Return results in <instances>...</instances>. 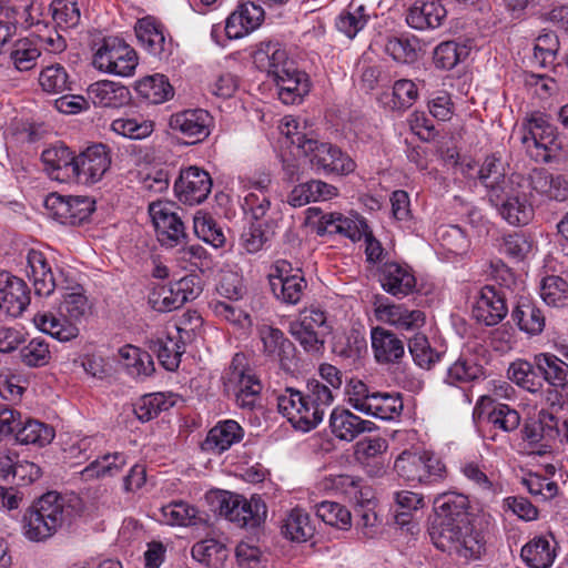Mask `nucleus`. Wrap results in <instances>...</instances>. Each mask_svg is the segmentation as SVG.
I'll return each mask as SVG.
<instances>
[{"instance_id":"60","label":"nucleus","mask_w":568,"mask_h":568,"mask_svg":"<svg viewBox=\"0 0 568 568\" xmlns=\"http://www.w3.org/2000/svg\"><path fill=\"white\" fill-rule=\"evenodd\" d=\"M40 57V47L31 38L20 39L14 42L10 52V60L19 71L31 70Z\"/></svg>"},{"instance_id":"30","label":"nucleus","mask_w":568,"mask_h":568,"mask_svg":"<svg viewBox=\"0 0 568 568\" xmlns=\"http://www.w3.org/2000/svg\"><path fill=\"white\" fill-rule=\"evenodd\" d=\"M26 272L39 296L51 295L59 285L44 254L40 251L30 250L28 252Z\"/></svg>"},{"instance_id":"41","label":"nucleus","mask_w":568,"mask_h":568,"mask_svg":"<svg viewBox=\"0 0 568 568\" xmlns=\"http://www.w3.org/2000/svg\"><path fill=\"white\" fill-rule=\"evenodd\" d=\"M156 517L162 524L179 527L194 526L201 520L197 508L183 500L162 506Z\"/></svg>"},{"instance_id":"45","label":"nucleus","mask_w":568,"mask_h":568,"mask_svg":"<svg viewBox=\"0 0 568 568\" xmlns=\"http://www.w3.org/2000/svg\"><path fill=\"white\" fill-rule=\"evenodd\" d=\"M138 94L153 104H160L170 100L174 95L173 87L163 74L155 73L146 75L135 84Z\"/></svg>"},{"instance_id":"27","label":"nucleus","mask_w":568,"mask_h":568,"mask_svg":"<svg viewBox=\"0 0 568 568\" xmlns=\"http://www.w3.org/2000/svg\"><path fill=\"white\" fill-rule=\"evenodd\" d=\"M257 334L263 345L264 355L286 367L294 356L295 347L293 343L285 337L280 328L267 324L260 325Z\"/></svg>"},{"instance_id":"54","label":"nucleus","mask_w":568,"mask_h":568,"mask_svg":"<svg viewBox=\"0 0 568 568\" xmlns=\"http://www.w3.org/2000/svg\"><path fill=\"white\" fill-rule=\"evenodd\" d=\"M535 250L531 236L523 232H514L501 237L499 251L515 262H521L529 257Z\"/></svg>"},{"instance_id":"11","label":"nucleus","mask_w":568,"mask_h":568,"mask_svg":"<svg viewBox=\"0 0 568 568\" xmlns=\"http://www.w3.org/2000/svg\"><path fill=\"white\" fill-rule=\"evenodd\" d=\"M303 154L316 173L348 175L356 169L355 161L338 146L315 139L306 143Z\"/></svg>"},{"instance_id":"56","label":"nucleus","mask_w":568,"mask_h":568,"mask_svg":"<svg viewBox=\"0 0 568 568\" xmlns=\"http://www.w3.org/2000/svg\"><path fill=\"white\" fill-rule=\"evenodd\" d=\"M193 229L199 239L215 248H220L225 244L226 239L222 227L206 212L197 211L194 214Z\"/></svg>"},{"instance_id":"13","label":"nucleus","mask_w":568,"mask_h":568,"mask_svg":"<svg viewBox=\"0 0 568 568\" xmlns=\"http://www.w3.org/2000/svg\"><path fill=\"white\" fill-rule=\"evenodd\" d=\"M268 277L272 291L278 300L292 305L301 301L306 282L300 268H294L285 260H278L274 263Z\"/></svg>"},{"instance_id":"38","label":"nucleus","mask_w":568,"mask_h":568,"mask_svg":"<svg viewBox=\"0 0 568 568\" xmlns=\"http://www.w3.org/2000/svg\"><path fill=\"white\" fill-rule=\"evenodd\" d=\"M34 326L60 342H69L78 337L80 329L68 318L52 312H39L33 317Z\"/></svg>"},{"instance_id":"34","label":"nucleus","mask_w":568,"mask_h":568,"mask_svg":"<svg viewBox=\"0 0 568 568\" xmlns=\"http://www.w3.org/2000/svg\"><path fill=\"white\" fill-rule=\"evenodd\" d=\"M321 486L325 490L345 495L355 503L369 501L373 498V491L364 480L348 474H331L322 480Z\"/></svg>"},{"instance_id":"62","label":"nucleus","mask_w":568,"mask_h":568,"mask_svg":"<svg viewBox=\"0 0 568 568\" xmlns=\"http://www.w3.org/2000/svg\"><path fill=\"white\" fill-rule=\"evenodd\" d=\"M210 308L215 316L232 324L240 331L246 332L252 325L250 315L232 302L212 301Z\"/></svg>"},{"instance_id":"39","label":"nucleus","mask_w":568,"mask_h":568,"mask_svg":"<svg viewBox=\"0 0 568 568\" xmlns=\"http://www.w3.org/2000/svg\"><path fill=\"white\" fill-rule=\"evenodd\" d=\"M281 532L291 541L305 542L314 536L315 525L306 510L296 507L282 520Z\"/></svg>"},{"instance_id":"24","label":"nucleus","mask_w":568,"mask_h":568,"mask_svg":"<svg viewBox=\"0 0 568 568\" xmlns=\"http://www.w3.org/2000/svg\"><path fill=\"white\" fill-rule=\"evenodd\" d=\"M0 302L1 308L12 317L22 314L30 303V295L26 283L8 272H0Z\"/></svg>"},{"instance_id":"57","label":"nucleus","mask_w":568,"mask_h":568,"mask_svg":"<svg viewBox=\"0 0 568 568\" xmlns=\"http://www.w3.org/2000/svg\"><path fill=\"white\" fill-rule=\"evenodd\" d=\"M418 40L408 36L388 37L384 43V51L402 63L414 62L418 57Z\"/></svg>"},{"instance_id":"21","label":"nucleus","mask_w":568,"mask_h":568,"mask_svg":"<svg viewBox=\"0 0 568 568\" xmlns=\"http://www.w3.org/2000/svg\"><path fill=\"white\" fill-rule=\"evenodd\" d=\"M212 116L203 109H189L175 112L170 116L169 126L186 138L200 142L211 133Z\"/></svg>"},{"instance_id":"49","label":"nucleus","mask_w":568,"mask_h":568,"mask_svg":"<svg viewBox=\"0 0 568 568\" xmlns=\"http://www.w3.org/2000/svg\"><path fill=\"white\" fill-rule=\"evenodd\" d=\"M90 311L91 305L81 286L63 294L59 306L60 316L68 318L78 326L90 314Z\"/></svg>"},{"instance_id":"58","label":"nucleus","mask_w":568,"mask_h":568,"mask_svg":"<svg viewBox=\"0 0 568 568\" xmlns=\"http://www.w3.org/2000/svg\"><path fill=\"white\" fill-rule=\"evenodd\" d=\"M115 134L131 140H143L154 131V123L150 120L135 118H118L110 124Z\"/></svg>"},{"instance_id":"40","label":"nucleus","mask_w":568,"mask_h":568,"mask_svg":"<svg viewBox=\"0 0 568 568\" xmlns=\"http://www.w3.org/2000/svg\"><path fill=\"white\" fill-rule=\"evenodd\" d=\"M175 261L183 270L212 273L216 266L213 256L200 244L181 246L175 251Z\"/></svg>"},{"instance_id":"42","label":"nucleus","mask_w":568,"mask_h":568,"mask_svg":"<svg viewBox=\"0 0 568 568\" xmlns=\"http://www.w3.org/2000/svg\"><path fill=\"white\" fill-rule=\"evenodd\" d=\"M403 407L399 394L374 392L363 414L382 420H393L402 414Z\"/></svg>"},{"instance_id":"16","label":"nucleus","mask_w":568,"mask_h":568,"mask_svg":"<svg viewBox=\"0 0 568 568\" xmlns=\"http://www.w3.org/2000/svg\"><path fill=\"white\" fill-rule=\"evenodd\" d=\"M379 283L384 292L402 300L416 291L414 270L406 263L386 262L379 268Z\"/></svg>"},{"instance_id":"8","label":"nucleus","mask_w":568,"mask_h":568,"mask_svg":"<svg viewBox=\"0 0 568 568\" xmlns=\"http://www.w3.org/2000/svg\"><path fill=\"white\" fill-rule=\"evenodd\" d=\"M201 292L199 278L185 275L178 281L155 284L149 293L148 301L156 312H171L195 300Z\"/></svg>"},{"instance_id":"35","label":"nucleus","mask_w":568,"mask_h":568,"mask_svg":"<svg viewBox=\"0 0 568 568\" xmlns=\"http://www.w3.org/2000/svg\"><path fill=\"white\" fill-rule=\"evenodd\" d=\"M337 195L336 186L321 180H312L295 185L287 196V203L293 207H301L311 202L328 201Z\"/></svg>"},{"instance_id":"52","label":"nucleus","mask_w":568,"mask_h":568,"mask_svg":"<svg viewBox=\"0 0 568 568\" xmlns=\"http://www.w3.org/2000/svg\"><path fill=\"white\" fill-rule=\"evenodd\" d=\"M460 470L485 496L493 497L501 491L500 485L494 474L487 473L485 465L477 462H466L462 465Z\"/></svg>"},{"instance_id":"25","label":"nucleus","mask_w":568,"mask_h":568,"mask_svg":"<svg viewBox=\"0 0 568 568\" xmlns=\"http://www.w3.org/2000/svg\"><path fill=\"white\" fill-rule=\"evenodd\" d=\"M243 359L239 354L234 357L233 366L229 375V383L233 387L236 403L242 408H253L262 385L256 376L248 369H241L237 366Z\"/></svg>"},{"instance_id":"17","label":"nucleus","mask_w":568,"mask_h":568,"mask_svg":"<svg viewBox=\"0 0 568 568\" xmlns=\"http://www.w3.org/2000/svg\"><path fill=\"white\" fill-rule=\"evenodd\" d=\"M271 81L276 87L281 102L287 105L300 104L311 90L307 73L300 70L294 62Z\"/></svg>"},{"instance_id":"12","label":"nucleus","mask_w":568,"mask_h":568,"mask_svg":"<svg viewBox=\"0 0 568 568\" xmlns=\"http://www.w3.org/2000/svg\"><path fill=\"white\" fill-rule=\"evenodd\" d=\"M149 214L161 245L173 248L185 241V227L175 213L173 203L152 202L149 205Z\"/></svg>"},{"instance_id":"5","label":"nucleus","mask_w":568,"mask_h":568,"mask_svg":"<svg viewBox=\"0 0 568 568\" xmlns=\"http://www.w3.org/2000/svg\"><path fill=\"white\" fill-rule=\"evenodd\" d=\"M489 201L511 225L527 224L534 215L528 180L518 173L510 174L508 181H504L503 189H495Z\"/></svg>"},{"instance_id":"33","label":"nucleus","mask_w":568,"mask_h":568,"mask_svg":"<svg viewBox=\"0 0 568 568\" xmlns=\"http://www.w3.org/2000/svg\"><path fill=\"white\" fill-rule=\"evenodd\" d=\"M520 556L530 568H550L557 557L556 540L551 535L535 536L524 545Z\"/></svg>"},{"instance_id":"61","label":"nucleus","mask_w":568,"mask_h":568,"mask_svg":"<svg viewBox=\"0 0 568 568\" xmlns=\"http://www.w3.org/2000/svg\"><path fill=\"white\" fill-rule=\"evenodd\" d=\"M478 179L488 190L489 199L493 197L495 189H503L504 181H508V176L504 173L503 162L495 155H489L484 160L478 170Z\"/></svg>"},{"instance_id":"3","label":"nucleus","mask_w":568,"mask_h":568,"mask_svg":"<svg viewBox=\"0 0 568 568\" xmlns=\"http://www.w3.org/2000/svg\"><path fill=\"white\" fill-rule=\"evenodd\" d=\"M333 402V390L313 379L308 382L306 393L286 388L277 396V408L295 429L306 433L323 420Z\"/></svg>"},{"instance_id":"55","label":"nucleus","mask_w":568,"mask_h":568,"mask_svg":"<svg viewBox=\"0 0 568 568\" xmlns=\"http://www.w3.org/2000/svg\"><path fill=\"white\" fill-rule=\"evenodd\" d=\"M484 375L483 366L466 355H460L448 368L445 382L459 385L475 381Z\"/></svg>"},{"instance_id":"1","label":"nucleus","mask_w":568,"mask_h":568,"mask_svg":"<svg viewBox=\"0 0 568 568\" xmlns=\"http://www.w3.org/2000/svg\"><path fill=\"white\" fill-rule=\"evenodd\" d=\"M436 519L430 529L435 547L465 559L479 558L485 540L469 520L468 499L463 494L445 493L434 499Z\"/></svg>"},{"instance_id":"36","label":"nucleus","mask_w":568,"mask_h":568,"mask_svg":"<svg viewBox=\"0 0 568 568\" xmlns=\"http://www.w3.org/2000/svg\"><path fill=\"white\" fill-rule=\"evenodd\" d=\"M243 436L244 430L237 422L225 419L209 430L203 446L206 450L221 454L240 443Z\"/></svg>"},{"instance_id":"9","label":"nucleus","mask_w":568,"mask_h":568,"mask_svg":"<svg viewBox=\"0 0 568 568\" xmlns=\"http://www.w3.org/2000/svg\"><path fill=\"white\" fill-rule=\"evenodd\" d=\"M290 333L302 348L310 354H320L324 349L325 337L331 332L325 312L306 308L290 323Z\"/></svg>"},{"instance_id":"10","label":"nucleus","mask_w":568,"mask_h":568,"mask_svg":"<svg viewBox=\"0 0 568 568\" xmlns=\"http://www.w3.org/2000/svg\"><path fill=\"white\" fill-rule=\"evenodd\" d=\"M217 500L220 515L239 527L255 528L266 516V506L257 496L246 499L241 495L224 491L217 496Z\"/></svg>"},{"instance_id":"14","label":"nucleus","mask_w":568,"mask_h":568,"mask_svg":"<svg viewBox=\"0 0 568 568\" xmlns=\"http://www.w3.org/2000/svg\"><path fill=\"white\" fill-rule=\"evenodd\" d=\"M111 163L110 149L102 143L92 144L75 156L73 175L80 183L94 184L103 179Z\"/></svg>"},{"instance_id":"19","label":"nucleus","mask_w":568,"mask_h":568,"mask_svg":"<svg viewBox=\"0 0 568 568\" xmlns=\"http://www.w3.org/2000/svg\"><path fill=\"white\" fill-rule=\"evenodd\" d=\"M378 3V0H352L337 16L336 29L348 39H354L365 28L368 20L376 16Z\"/></svg>"},{"instance_id":"31","label":"nucleus","mask_w":568,"mask_h":568,"mask_svg":"<svg viewBox=\"0 0 568 568\" xmlns=\"http://www.w3.org/2000/svg\"><path fill=\"white\" fill-rule=\"evenodd\" d=\"M446 14V9L438 0H417L408 9L406 22L420 31L436 29L442 26Z\"/></svg>"},{"instance_id":"46","label":"nucleus","mask_w":568,"mask_h":568,"mask_svg":"<svg viewBox=\"0 0 568 568\" xmlns=\"http://www.w3.org/2000/svg\"><path fill=\"white\" fill-rule=\"evenodd\" d=\"M178 396L173 393H152L142 396L135 404L133 412L139 420L149 422L161 412L175 405Z\"/></svg>"},{"instance_id":"18","label":"nucleus","mask_w":568,"mask_h":568,"mask_svg":"<svg viewBox=\"0 0 568 568\" xmlns=\"http://www.w3.org/2000/svg\"><path fill=\"white\" fill-rule=\"evenodd\" d=\"M253 63L272 80L294 62L286 49L277 41L266 40L257 43L251 53Z\"/></svg>"},{"instance_id":"37","label":"nucleus","mask_w":568,"mask_h":568,"mask_svg":"<svg viewBox=\"0 0 568 568\" xmlns=\"http://www.w3.org/2000/svg\"><path fill=\"white\" fill-rule=\"evenodd\" d=\"M511 318L518 328L528 336L542 333L546 318L542 311L529 298L521 297L511 312Z\"/></svg>"},{"instance_id":"4","label":"nucleus","mask_w":568,"mask_h":568,"mask_svg":"<svg viewBox=\"0 0 568 568\" xmlns=\"http://www.w3.org/2000/svg\"><path fill=\"white\" fill-rule=\"evenodd\" d=\"M520 141L527 153L540 163L568 160V139L558 132L549 115L530 113L521 124Z\"/></svg>"},{"instance_id":"32","label":"nucleus","mask_w":568,"mask_h":568,"mask_svg":"<svg viewBox=\"0 0 568 568\" xmlns=\"http://www.w3.org/2000/svg\"><path fill=\"white\" fill-rule=\"evenodd\" d=\"M374 357L379 364L398 363L405 354L404 342L392 331L376 326L371 331Z\"/></svg>"},{"instance_id":"64","label":"nucleus","mask_w":568,"mask_h":568,"mask_svg":"<svg viewBox=\"0 0 568 568\" xmlns=\"http://www.w3.org/2000/svg\"><path fill=\"white\" fill-rule=\"evenodd\" d=\"M408 351L416 365L422 368H430L439 361V354L430 347L428 338L420 332L409 338Z\"/></svg>"},{"instance_id":"63","label":"nucleus","mask_w":568,"mask_h":568,"mask_svg":"<svg viewBox=\"0 0 568 568\" xmlns=\"http://www.w3.org/2000/svg\"><path fill=\"white\" fill-rule=\"evenodd\" d=\"M316 515L325 524L338 529H348L352 525L349 510L335 501H322L316 506Z\"/></svg>"},{"instance_id":"7","label":"nucleus","mask_w":568,"mask_h":568,"mask_svg":"<svg viewBox=\"0 0 568 568\" xmlns=\"http://www.w3.org/2000/svg\"><path fill=\"white\" fill-rule=\"evenodd\" d=\"M138 64L135 50L118 37L103 39L92 58V65L98 71L122 78L133 75Z\"/></svg>"},{"instance_id":"48","label":"nucleus","mask_w":568,"mask_h":568,"mask_svg":"<svg viewBox=\"0 0 568 568\" xmlns=\"http://www.w3.org/2000/svg\"><path fill=\"white\" fill-rule=\"evenodd\" d=\"M121 364L133 377H146L154 372L151 355L133 345H124L119 349Z\"/></svg>"},{"instance_id":"50","label":"nucleus","mask_w":568,"mask_h":568,"mask_svg":"<svg viewBox=\"0 0 568 568\" xmlns=\"http://www.w3.org/2000/svg\"><path fill=\"white\" fill-rule=\"evenodd\" d=\"M54 436L52 426L37 419H27L16 433V440L22 445L43 447L49 445Z\"/></svg>"},{"instance_id":"43","label":"nucleus","mask_w":568,"mask_h":568,"mask_svg":"<svg viewBox=\"0 0 568 568\" xmlns=\"http://www.w3.org/2000/svg\"><path fill=\"white\" fill-rule=\"evenodd\" d=\"M534 364L545 381L556 387L568 385V364L551 353H539L534 357Z\"/></svg>"},{"instance_id":"47","label":"nucleus","mask_w":568,"mask_h":568,"mask_svg":"<svg viewBox=\"0 0 568 568\" xmlns=\"http://www.w3.org/2000/svg\"><path fill=\"white\" fill-rule=\"evenodd\" d=\"M125 465L126 456L123 453L104 454L90 463L81 475L85 480L114 477Z\"/></svg>"},{"instance_id":"44","label":"nucleus","mask_w":568,"mask_h":568,"mask_svg":"<svg viewBox=\"0 0 568 568\" xmlns=\"http://www.w3.org/2000/svg\"><path fill=\"white\" fill-rule=\"evenodd\" d=\"M179 329L175 333H168L165 336L158 337L152 342V351L162 366L168 371H175L181 362V356L184 353V346L179 338Z\"/></svg>"},{"instance_id":"53","label":"nucleus","mask_w":568,"mask_h":568,"mask_svg":"<svg viewBox=\"0 0 568 568\" xmlns=\"http://www.w3.org/2000/svg\"><path fill=\"white\" fill-rule=\"evenodd\" d=\"M41 160L45 171L53 179H62L61 171H69L73 173V162L75 156L72 155L71 150L65 145H53L45 149L41 154Z\"/></svg>"},{"instance_id":"59","label":"nucleus","mask_w":568,"mask_h":568,"mask_svg":"<svg viewBox=\"0 0 568 568\" xmlns=\"http://www.w3.org/2000/svg\"><path fill=\"white\" fill-rule=\"evenodd\" d=\"M539 295L548 306L564 307L568 305V283L557 275L546 276L540 282Z\"/></svg>"},{"instance_id":"28","label":"nucleus","mask_w":568,"mask_h":568,"mask_svg":"<svg viewBox=\"0 0 568 568\" xmlns=\"http://www.w3.org/2000/svg\"><path fill=\"white\" fill-rule=\"evenodd\" d=\"M140 44L154 57L165 58L171 52V40H166L163 26L152 17L140 19L135 24Z\"/></svg>"},{"instance_id":"26","label":"nucleus","mask_w":568,"mask_h":568,"mask_svg":"<svg viewBox=\"0 0 568 568\" xmlns=\"http://www.w3.org/2000/svg\"><path fill=\"white\" fill-rule=\"evenodd\" d=\"M329 427L341 440L352 442L363 433L375 430L376 425L343 407H335L329 415Z\"/></svg>"},{"instance_id":"6","label":"nucleus","mask_w":568,"mask_h":568,"mask_svg":"<svg viewBox=\"0 0 568 568\" xmlns=\"http://www.w3.org/2000/svg\"><path fill=\"white\" fill-rule=\"evenodd\" d=\"M396 474L410 484L432 485L444 479L446 467L433 453L404 450L394 462Z\"/></svg>"},{"instance_id":"23","label":"nucleus","mask_w":568,"mask_h":568,"mask_svg":"<svg viewBox=\"0 0 568 568\" xmlns=\"http://www.w3.org/2000/svg\"><path fill=\"white\" fill-rule=\"evenodd\" d=\"M508 313L504 296L493 286H484L478 292L473 306V317L486 326L500 323Z\"/></svg>"},{"instance_id":"51","label":"nucleus","mask_w":568,"mask_h":568,"mask_svg":"<svg viewBox=\"0 0 568 568\" xmlns=\"http://www.w3.org/2000/svg\"><path fill=\"white\" fill-rule=\"evenodd\" d=\"M192 557L209 568H222L229 557L226 546L216 539H204L192 547Z\"/></svg>"},{"instance_id":"29","label":"nucleus","mask_w":568,"mask_h":568,"mask_svg":"<svg viewBox=\"0 0 568 568\" xmlns=\"http://www.w3.org/2000/svg\"><path fill=\"white\" fill-rule=\"evenodd\" d=\"M88 99L100 108H122L130 102V90L120 82L111 80L97 81L87 90Z\"/></svg>"},{"instance_id":"20","label":"nucleus","mask_w":568,"mask_h":568,"mask_svg":"<svg viewBox=\"0 0 568 568\" xmlns=\"http://www.w3.org/2000/svg\"><path fill=\"white\" fill-rule=\"evenodd\" d=\"M264 9L255 2L247 1L227 17L224 32L230 40L241 39L256 30L264 20Z\"/></svg>"},{"instance_id":"22","label":"nucleus","mask_w":568,"mask_h":568,"mask_svg":"<svg viewBox=\"0 0 568 568\" xmlns=\"http://www.w3.org/2000/svg\"><path fill=\"white\" fill-rule=\"evenodd\" d=\"M246 193L243 196L242 207L252 219L258 221L266 216L271 210V202L266 194L271 184V176L267 173H261L256 176L242 181Z\"/></svg>"},{"instance_id":"15","label":"nucleus","mask_w":568,"mask_h":568,"mask_svg":"<svg viewBox=\"0 0 568 568\" xmlns=\"http://www.w3.org/2000/svg\"><path fill=\"white\" fill-rule=\"evenodd\" d=\"M211 189L212 179L210 174L197 166L181 170L180 176L174 183L176 197L189 205L202 203L211 193Z\"/></svg>"},{"instance_id":"2","label":"nucleus","mask_w":568,"mask_h":568,"mask_svg":"<svg viewBox=\"0 0 568 568\" xmlns=\"http://www.w3.org/2000/svg\"><path fill=\"white\" fill-rule=\"evenodd\" d=\"M79 511L80 499L75 495L49 491L24 511L23 535L33 542L45 541L59 529L70 525Z\"/></svg>"}]
</instances>
